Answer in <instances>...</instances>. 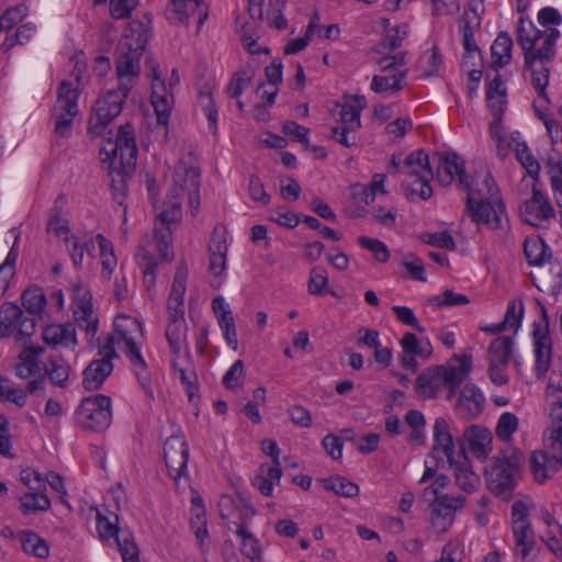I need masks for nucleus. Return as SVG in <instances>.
<instances>
[{
  "label": "nucleus",
  "instance_id": "13d9d810",
  "mask_svg": "<svg viewBox=\"0 0 562 562\" xmlns=\"http://www.w3.org/2000/svg\"><path fill=\"white\" fill-rule=\"evenodd\" d=\"M245 381V369L243 360H236L223 376V385L231 391L243 387Z\"/></svg>",
  "mask_w": 562,
  "mask_h": 562
},
{
  "label": "nucleus",
  "instance_id": "a878e982",
  "mask_svg": "<svg viewBox=\"0 0 562 562\" xmlns=\"http://www.w3.org/2000/svg\"><path fill=\"white\" fill-rule=\"evenodd\" d=\"M402 352L398 360L402 367L413 372L417 371V357L428 359L432 353V346L428 339L419 340L413 333H406L400 341Z\"/></svg>",
  "mask_w": 562,
  "mask_h": 562
},
{
  "label": "nucleus",
  "instance_id": "4c0bfd02",
  "mask_svg": "<svg viewBox=\"0 0 562 562\" xmlns=\"http://www.w3.org/2000/svg\"><path fill=\"white\" fill-rule=\"evenodd\" d=\"M367 106L366 98L355 95L350 101L346 102L340 110V123L349 130L358 131L361 127V112Z\"/></svg>",
  "mask_w": 562,
  "mask_h": 562
},
{
  "label": "nucleus",
  "instance_id": "7c9ffc66",
  "mask_svg": "<svg viewBox=\"0 0 562 562\" xmlns=\"http://www.w3.org/2000/svg\"><path fill=\"white\" fill-rule=\"evenodd\" d=\"M453 453L454 445L449 425L443 417H438L434 424V446L430 456L436 460L446 458L448 462H452Z\"/></svg>",
  "mask_w": 562,
  "mask_h": 562
},
{
  "label": "nucleus",
  "instance_id": "b1692460",
  "mask_svg": "<svg viewBox=\"0 0 562 562\" xmlns=\"http://www.w3.org/2000/svg\"><path fill=\"white\" fill-rule=\"evenodd\" d=\"M520 215L527 224L542 227L555 215V211L544 194L532 186V196L519 206Z\"/></svg>",
  "mask_w": 562,
  "mask_h": 562
},
{
  "label": "nucleus",
  "instance_id": "9b49d317",
  "mask_svg": "<svg viewBox=\"0 0 562 562\" xmlns=\"http://www.w3.org/2000/svg\"><path fill=\"white\" fill-rule=\"evenodd\" d=\"M44 352L41 346H31L24 348L15 366L16 375L21 379H31L26 390L33 396L45 397V374L40 364V357Z\"/></svg>",
  "mask_w": 562,
  "mask_h": 562
},
{
  "label": "nucleus",
  "instance_id": "e2e57ef3",
  "mask_svg": "<svg viewBox=\"0 0 562 562\" xmlns=\"http://www.w3.org/2000/svg\"><path fill=\"white\" fill-rule=\"evenodd\" d=\"M18 258V252L12 248L4 262L0 265V297L5 293L11 278L15 273V261Z\"/></svg>",
  "mask_w": 562,
  "mask_h": 562
},
{
  "label": "nucleus",
  "instance_id": "de8ad7c7",
  "mask_svg": "<svg viewBox=\"0 0 562 562\" xmlns=\"http://www.w3.org/2000/svg\"><path fill=\"white\" fill-rule=\"evenodd\" d=\"M50 507V501L43 491H34L20 497V508L23 514L45 512Z\"/></svg>",
  "mask_w": 562,
  "mask_h": 562
},
{
  "label": "nucleus",
  "instance_id": "a211bd4d",
  "mask_svg": "<svg viewBox=\"0 0 562 562\" xmlns=\"http://www.w3.org/2000/svg\"><path fill=\"white\" fill-rule=\"evenodd\" d=\"M546 393L550 404V424L544 432V447L549 451L562 453V389L550 382Z\"/></svg>",
  "mask_w": 562,
  "mask_h": 562
},
{
  "label": "nucleus",
  "instance_id": "412c9836",
  "mask_svg": "<svg viewBox=\"0 0 562 562\" xmlns=\"http://www.w3.org/2000/svg\"><path fill=\"white\" fill-rule=\"evenodd\" d=\"M467 206L476 223H483L491 229H498L507 222L504 202L498 199L494 203L490 200H475L474 191L468 192Z\"/></svg>",
  "mask_w": 562,
  "mask_h": 562
},
{
  "label": "nucleus",
  "instance_id": "a18cd8bd",
  "mask_svg": "<svg viewBox=\"0 0 562 562\" xmlns=\"http://www.w3.org/2000/svg\"><path fill=\"white\" fill-rule=\"evenodd\" d=\"M530 471L536 481L542 483L548 479L549 471H555L552 453L535 451L530 457Z\"/></svg>",
  "mask_w": 562,
  "mask_h": 562
},
{
  "label": "nucleus",
  "instance_id": "864d4df0",
  "mask_svg": "<svg viewBox=\"0 0 562 562\" xmlns=\"http://www.w3.org/2000/svg\"><path fill=\"white\" fill-rule=\"evenodd\" d=\"M406 70L393 76H374L371 82V89L376 93L400 91L403 88L402 81L406 77Z\"/></svg>",
  "mask_w": 562,
  "mask_h": 562
},
{
  "label": "nucleus",
  "instance_id": "5fc2aeb1",
  "mask_svg": "<svg viewBox=\"0 0 562 562\" xmlns=\"http://www.w3.org/2000/svg\"><path fill=\"white\" fill-rule=\"evenodd\" d=\"M323 483L326 490L333 491L340 496L355 497L359 494V486L356 483L339 475L324 479Z\"/></svg>",
  "mask_w": 562,
  "mask_h": 562
},
{
  "label": "nucleus",
  "instance_id": "6e6552de",
  "mask_svg": "<svg viewBox=\"0 0 562 562\" xmlns=\"http://www.w3.org/2000/svg\"><path fill=\"white\" fill-rule=\"evenodd\" d=\"M78 86L63 80L57 88V99L53 108L54 133L56 136L69 138L72 134V123L79 113Z\"/></svg>",
  "mask_w": 562,
  "mask_h": 562
},
{
  "label": "nucleus",
  "instance_id": "c756f323",
  "mask_svg": "<svg viewBox=\"0 0 562 562\" xmlns=\"http://www.w3.org/2000/svg\"><path fill=\"white\" fill-rule=\"evenodd\" d=\"M150 102L157 116V123L167 127L173 103V94L167 88L162 78L151 80Z\"/></svg>",
  "mask_w": 562,
  "mask_h": 562
},
{
  "label": "nucleus",
  "instance_id": "2eb2a0df",
  "mask_svg": "<svg viewBox=\"0 0 562 562\" xmlns=\"http://www.w3.org/2000/svg\"><path fill=\"white\" fill-rule=\"evenodd\" d=\"M35 319L24 316L14 303L4 302L0 306V337L14 336L16 340L29 338L35 330Z\"/></svg>",
  "mask_w": 562,
  "mask_h": 562
},
{
  "label": "nucleus",
  "instance_id": "39448f33",
  "mask_svg": "<svg viewBox=\"0 0 562 562\" xmlns=\"http://www.w3.org/2000/svg\"><path fill=\"white\" fill-rule=\"evenodd\" d=\"M524 456L518 449L502 451L485 470L487 488L496 496L508 499L517 484Z\"/></svg>",
  "mask_w": 562,
  "mask_h": 562
},
{
  "label": "nucleus",
  "instance_id": "393cba45",
  "mask_svg": "<svg viewBox=\"0 0 562 562\" xmlns=\"http://www.w3.org/2000/svg\"><path fill=\"white\" fill-rule=\"evenodd\" d=\"M166 16L170 23L186 25L190 18L196 16L200 27L207 19V5L203 0H170Z\"/></svg>",
  "mask_w": 562,
  "mask_h": 562
},
{
  "label": "nucleus",
  "instance_id": "4468645a",
  "mask_svg": "<svg viewBox=\"0 0 562 562\" xmlns=\"http://www.w3.org/2000/svg\"><path fill=\"white\" fill-rule=\"evenodd\" d=\"M542 321L535 324L533 337V352H535V373L538 379H543L550 369L552 360V340L549 335V318L544 305L537 302Z\"/></svg>",
  "mask_w": 562,
  "mask_h": 562
},
{
  "label": "nucleus",
  "instance_id": "a19ab883",
  "mask_svg": "<svg viewBox=\"0 0 562 562\" xmlns=\"http://www.w3.org/2000/svg\"><path fill=\"white\" fill-rule=\"evenodd\" d=\"M148 38L149 30L147 24L142 21H132L126 26L123 38L119 43L130 44L134 52H144Z\"/></svg>",
  "mask_w": 562,
  "mask_h": 562
},
{
  "label": "nucleus",
  "instance_id": "1a4fd4ad",
  "mask_svg": "<svg viewBox=\"0 0 562 562\" xmlns=\"http://www.w3.org/2000/svg\"><path fill=\"white\" fill-rule=\"evenodd\" d=\"M112 401L103 394L85 397L75 413V419L79 427L91 431H102L112 422Z\"/></svg>",
  "mask_w": 562,
  "mask_h": 562
},
{
  "label": "nucleus",
  "instance_id": "680f3d73",
  "mask_svg": "<svg viewBox=\"0 0 562 562\" xmlns=\"http://www.w3.org/2000/svg\"><path fill=\"white\" fill-rule=\"evenodd\" d=\"M358 244L362 248L371 251L379 262H386L390 259V251L386 245L380 239L360 236L358 238Z\"/></svg>",
  "mask_w": 562,
  "mask_h": 562
},
{
  "label": "nucleus",
  "instance_id": "cd10ccee",
  "mask_svg": "<svg viewBox=\"0 0 562 562\" xmlns=\"http://www.w3.org/2000/svg\"><path fill=\"white\" fill-rule=\"evenodd\" d=\"M560 36V31L555 27H549L546 30L544 40L541 45L533 50L524 53L525 68L533 74L539 70L540 65H546L553 59L555 56V43Z\"/></svg>",
  "mask_w": 562,
  "mask_h": 562
},
{
  "label": "nucleus",
  "instance_id": "0eeeda50",
  "mask_svg": "<svg viewBox=\"0 0 562 562\" xmlns=\"http://www.w3.org/2000/svg\"><path fill=\"white\" fill-rule=\"evenodd\" d=\"M130 92L123 91L120 88L111 89L101 95L94 103L93 113L89 119L88 134L91 137H103L108 148V142H114V135L111 130H108L109 123L115 119L123 109V104L127 99Z\"/></svg>",
  "mask_w": 562,
  "mask_h": 562
},
{
  "label": "nucleus",
  "instance_id": "f257e3e1",
  "mask_svg": "<svg viewBox=\"0 0 562 562\" xmlns=\"http://www.w3.org/2000/svg\"><path fill=\"white\" fill-rule=\"evenodd\" d=\"M200 170L196 167H188L180 162L173 172L172 187L167 194L165 210L159 214L155 223L153 241L140 246L136 252V259L143 272L144 284L149 291L156 281V270L160 260H171V228L182 217L181 202L188 198L192 216L200 209Z\"/></svg>",
  "mask_w": 562,
  "mask_h": 562
},
{
  "label": "nucleus",
  "instance_id": "bb28decb",
  "mask_svg": "<svg viewBox=\"0 0 562 562\" xmlns=\"http://www.w3.org/2000/svg\"><path fill=\"white\" fill-rule=\"evenodd\" d=\"M188 267L181 261L176 270L169 293L167 310L168 321L184 319V294L187 290Z\"/></svg>",
  "mask_w": 562,
  "mask_h": 562
},
{
  "label": "nucleus",
  "instance_id": "2f4dec72",
  "mask_svg": "<svg viewBox=\"0 0 562 562\" xmlns=\"http://www.w3.org/2000/svg\"><path fill=\"white\" fill-rule=\"evenodd\" d=\"M67 203V195L65 193H60L48 211V220L46 225L47 233H52L56 237L61 238L65 244L69 243L70 236L69 222L64 216V209L66 207Z\"/></svg>",
  "mask_w": 562,
  "mask_h": 562
},
{
  "label": "nucleus",
  "instance_id": "49530a36",
  "mask_svg": "<svg viewBox=\"0 0 562 562\" xmlns=\"http://www.w3.org/2000/svg\"><path fill=\"white\" fill-rule=\"evenodd\" d=\"M513 140L515 144L514 150L516 154L517 160L520 165L527 170L528 175L533 179L538 180L540 165L538 160L533 157L530 149L528 148L525 142H519L518 137L513 136Z\"/></svg>",
  "mask_w": 562,
  "mask_h": 562
},
{
  "label": "nucleus",
  "instance_id": "20e7f679",
  "mask_svg": "<svg viewBox=\"0 0 562 562\" xmlns=\"http://www.w3.org/2000/svg\"><path fill=\"white\" fill-rule=\"evenodd\" d=\"M143 336L142 324L134 317L119 315L114 319V346H122L123 351L134 367L135 375L145 393L153 398L154 393L150 385V379L147 371V364L144 360L137 340Z\"/></svg>",
  "mask_w": 562,
  "mask_h": 562
},
{
  "label": "nucleus",
  "instance_id": "0e129e2a",
  "mask_svg": "<svg viewBox=\"0 0 562 562\" xmlns=\"http://www.w3.org/2000/svg\"><path fill=\"white\" fill-rule=\"evenodd\" d=\"M524 315V304L520 300L518 303L513 301L508 304L504 319L501 322L503 328L508 330L515 328L517 330L520 327L521 318Z\"/></svg>",
  "mask_w": 562,
  "mask_h": 562
},
{
  "label": "nucleus",
  "instance_id": "774afa93",
  "mask_svg": "<svg viewBox=\"0 0 562 562\" xmlns=\"http://www.w3.org/2000/svg\"><path fill=\"white\" fill-rule=\"evenodd\" d=\"M550 181L558 206L562 210V164L560 161L553 164L550 160Z\"/></svg>",
  "mask_w": 562,
  "mask_h": 562
},
{
  "label": "nucleus",
  "instance_id": "423d86ee",
  "mask_svg": "<svg viewBox=\"0 0 562 562\" xmlns=\"http://www.w3.org/2000/svg\"><path fill=\"white\" fill-rule=\"evenodd\" d=\"M431 160L428 154L418 149L411 153L398 169V175L403 177L402 186L407 195H417L423 200L432 196L430 181L434 179Z\"/></svg>",
  "mask_w": 562,
  "mask_h": 562
},
{
  "label": "nucleus",
  "instance_id": "ea45409f",
  "mask_svg": "<svg viewBox=\"0 0 562 562\" xmlns=\"http://www.w3.org/2000/svg\"><path fill=\"white\" fill-rule=\"evenodd\" d=\"M514 339L507 336H499L492 340L488 347V363L507 367L513 355Z\"/></svg>",
  "mask_w": 562,
  "mask_h": 562
},
{
  "label": "nucleus",
  "instance_id": "dca6fc26",
  "mask_svg": "<svg viewBox=\"0 0 562 562\" xmlns=\"http://www.w3.org/2000/svg\"><path fill=\"white\" fill-rule=\"evenodd\" d=\"M97 530L102 540L114 538L123 562H139V551L134 538L130 531L119 529L116 515H114V521H110L109 518L98 513Z\"/></svg>",
  "mask_w": 562,
  "mask_h": 562
},
{
  "label": "nucleus",
  "instance_id": "f704fd0d",
  "mask_svg": "<svg viewBox=\"0 0 562 562\" xmlns=\"http://www.w3.org/2000/svg\"><path fill=\"white\" fill-rule=\"evenodd\" d=\"M43 339L52 347H75L77 345L75 325L71 323L49 325L43 330Z\"/></svg>",
  "mask_w": 562,
  "mask_h": 562
},
{
  "label": "nucleus",
  "instance_id": "69168bd1",
  "mask_svg": "<svg viewBox=\"0 0 562 562\" xmlns=\"http://www.w3.org/2000/svg\"><path fill=\"white\" fill-rule=\"evenodd\" d=\"M250 80L251 75L248 74V71L244 69L236 71L226 88L228 97L235 99L239 98L248 87Z\"/></svg>",
  "mask_w": 562,
  "mask_h": 562
},
{
  "label": "nucleus",
  "instance_id": "37998d69",
  "mask_svg": "<svg viewBox=\"0 0 562 562\" xmlns=\"http://www.w3.org/2000/svg\"><path fill=\"white\" fill-rule=\"evenodd\" d=\"M70 366L61 357H49L43 374L58 387H66L69 379Z\"/></svg>",
  "mask_w": 562,
  "mask_h": 562
},
{
  "label": "nucleus",
  "instance_id": "603ef678",
  "mask_svg": "<svg viewBox=\"0 0 562 562\" xmlns=\"http://www.w3.org/2000/svg\"><path fill=\"white\" fill-rule=\"evenodd\" d=\"M198 103L209 121L210 131H212L215 134L217 126V109L215 106V102L210 87L205 86L203 87L202 90H200Z\"/></svg>",
  "mask_w": 562,
  "mask_h": 562
},
{
  "label": "nucleus",
  "instance_id": "c03bdc74",
  "mask_svg": "<svg viewBox=\"0 0 562 562\" xmlns=\"http://www.w3.org/2000/svg\"><path fill=\"white\" fill-rule=\"evenodd\" d=\"M22 306L35 319V316L41 315L47 305L46 296L43 290L38 286H31L25 289L21 294Z\"/></svg>",
  "mask_w": 562,
  "mask_h": 562
},
{
  "label": "nucleus",
  "instance_id": "6e6d98bb",
  "mask_svg": "<svg viewBox=\"0 0 562 562\" xmlns=\"http://www.w3.org/2000/svg\"><path fill=\"white\" fill-rule=\"evenodd\" d=\"M328 276L323 267H314L310 272L307 289L310 294L324 296L327 293Z\"/></svg>",
  "mask_w": 562,
  "mask_h": 562
},
{
  "label": "nucleus",
  "instance_id": "3c124183",
  "mask_svg": "<svg viewBox=\"0 0 562 562\" xmlns=\"http://www.w3.org/2000/svg\"><path fill=\"white\" fill-rule=\"evenodd\" d=\"M212 310L223 333L235 329V321L229 305L224 297L216 296L212 301Z\"/></svg>",
  "mask_w": 562,
  "mask_h": 562
},
{
  "label": "nucleus",
  "instance_id": "8fccbe9b",
  "mask_svg": "<svg viewBox=\"0 0 562 562\" xmlns=\"http://www.w3.org/2000/svg\"><path fill=\"white\" fill-rule=\"evenodd\" d=\"M441 64L442 58L437 46L424 52L418 59V68L426 78L437 76Z\"/></svg>",
  "mask_w": 562,
  "mask_h": 562
},
{
  "label": "nucleus",
  "instance_id": "7ed1b4c3",
  "mask_svg": "<svg viewBox=\"0 0 562 562\" xmlns=\"http://www.w3.org/2000/svg\"><path fill=\"white\" fill-rule=\"evenodd\" d=\"M108 146L101 147V153L106 155L103 162L109 160V167L113 168L111 175L116 173L121 179L112 178V189L115 200L119 204L123 203L125 190V176H131L136 167L137 146L135 142V131L132 124L121 125L115 134V142L109 139Z\"/></svg>",
  "mask_w": 562,
  "mask_h": 562
},
{
  "label": "nucleus",
  "instance_id": "ddd939ff",
  "mask_svg": "<svg viewBox=\"0 0 562 562\" xmlns=\"http://www.w3.org/2000/svg\"><path fill=\"white\" fill-rule=\"evenodd\" d=\"M431 162L436 166V177L440 184L449 186L457 179L459 188L468 192L472 190L465 173V162L459 155L437 151L434 153Z\"/></svg>",
  "mask_w": 562,
  "mask_h": 562
},
{
  "label": "nucleus",
  "instance_id": "58836bf2",
  "mask_svg": "<svg viewBox=\"0 0 562 562\" xmlns=\"http://www.w3.org/2000/svg\"><path fill=\"white\" fill-rule=\"evenodd\" d=\"M22 550L38 559H46L49 555V546L45 539L32 530H22L16 533Z\"/></svg>",
  "mask_w": 562,
  "mask_h": 562
},
{
  "label": "nucleus",
  "instance_id": "9d476101",
  "mask_svg": "<svg viewBox=\"0 0 562 562\" xmlns=\"http://www.w3.org/2000/svg\"><path fill=\"white\" fill-rule=\"evenodd\" d=\"M512 529L517 555L526 560L539 552L535 531L528 520V508L522 502H515L512 506Z\"/></svg>",
  "mask_w": 562,
  "mask_h": 562
},
{
  "label": "nucleus",
  "instance_id": "f8f14e48",
  "mask_svg": "<svg viewBox=\"0 0 562 562\" xmlns=\"http://www.w3.org/2000/svg\"><path fill=\"white\" fill-rule=\"evenodd\" d=\"M101 358L89 362L82 372V386L88 391H97L113 371L112 359L117 357L114 349V337H108L103 345L99 346Z\"/></svg>",
  "mask_w": 562,
  "mask_h": 562
},
{
  "label": "nucleus",
  "instance_id": "e433bc0d",
  "mask_svg": "<svg viewBox=\"0 0 562 562\" xmlns=\"http://www.w3.org/2000/svg\"><path fill=\"white\" fill-rule=\"evenodd\" d=\"M546 31L538 30L532 21L521 16L517 29V42L524 53L537 49V43L544 40Z\"/></svg>",
  "mask_w": 562,
  "mask_h": 562
},
{
  "label": "nucleus",
  "instance_id": "4d7b16f0",
  "mask_svg": "<svg viewBox=\"0 0 562 562\" xmlns=\"http://www.w3.org/2000/svg\"><path fill=\"white\" fill-rule=\"evenodd\" d=\"M518 429V417L509 412L503 413L496 425V436L503 441H509Z\"/></svg>",
  "mask_w": 562,
  "mask_h": 562
},
{
  "label": "nucleus",
  "instance_id": "aec40b11",
  "mask_svg": "<svg viewBox=\"0 0 562 562\" xmlns=\"http://www.w3.org/2000/svg\"><path fill=\"white\" fill-rule=\"evenodd\" d=\"M142 55V50L134 52L130 44H117L115 59V70L119 80L117 88L131 92L135 80L140 74Z\"/></svg>",
  "mask_w": 562,
  "mask_h": 562
},
{
  "label": "nucleus",
  "instance_id": "f03ea898",
  "mask_svg": "<svg viewBox=\"0 0 562 562\" xmlns=\"http://www.w3.org/2000/svg\"><path fill=\"white\" fill-rule=\"evenodd\" d=\"M458 364L447 363L424 369L415 383L416 393L424 400L438 397L445 392L446 401L456 396L457 390L467 380L472 369V356H454Z\"/></svg>",
  "mask_w": 562,
  "mask_h": 562
},
{
  "label": "nucleus",
  "instance_id": "6ab92c4d",
  "mask_svg": "<svg viewBox=\"0 0 562 562\" xmlns=\"http://www.w3.org/2000/svg\"><path fill=\"white\" fill-rule=\"evenodd\" d=\"M465 502L467 497L463 495H437L430 503V524L432 529L437 533L447 532L453 525L456 513L464 507Z\"/></svg>",
  "mask_w": 562,
  "mask_h": 562
},
{
  "label": "nucleus",
  "instance_id": "338daca9",
  "mask_svg": "<svg viewBox=\"0 0 562 562\" xmlns=\"http://www.w3.org/2000/svg\"><path fill=\"white\" fill-rule=\"evenodd\" d=\"M356 132L357 131L355 130H349L347 126L337 124L336 126L331 127L330 137L338 144L350 148L358 145Z\"/></svg>",
  "mask_w": 562,
  "mask_h": 562
},
{
  "label": "nucleus",
  "instance_id": "72a5a7b5",
  "mask_svg": "<svg viewBox=\"0 0 562 562\" xmlns=\"http://www.w3.org/2000/svg\"><path fill=\"white\" fill-rule=\"evenodd\" d=\"M463 437L476 458H486L492 451L493 438L491 431L486 427L472 425L464 430Z\"/></svg>",
  "mask_w": 562,
  "mask_h": 562
},
{
  "label": "nucleus",
  "instance_id": "c85d7f7f",
  "mask_svg": "<svg viewBox=\"0 0 562 562\" xmlns=\"http://www.w3.org/2000/svg\"><path fill=\"white\" fill-rule=\"evenodd\" d=\"M484 407L485 396L483 392L475 384H465L456 404L458 415L467 420H472L483 413Z\"/></svg>",
  "mask_w": 562,
  "mask_h": 562
},
{
  "label": "nucleus",
  "instance_id": "4be33fe9",
  "mask_svg": "<svg viewBox=\"0 0 562 562\" xmlns=\"http://www.w3.org/2000/svg\"><path fill=\"white\" fill-rule=\"evenodd\" d=\"M74 317L91 338L98 331V319L93 316L92 294L87 284L77 281L72 285Z\"/></svg>",
  "mask_w": 562,
  "mask_h": 562
},
{
  "label": "nucleus",
  "instance_id": "f3484780",
  "mask_svg": "<svg viewBox=\"0 0 562 562\" xmlns=\"http://www.w3.org/2000/svg\"><path fill=\"white\" fill-rule=\"evenodd\" d=\"M524 254L530 266L542 267L550 265L551 277L543 280V286L549 289L561 288L562 268L559 263H551L552 254L546 243L539 237H527L524 241Z\"/></svg>",
  "mask_w": 562,
  "mask_h": 562
},
{
  "label": "nucleus",
  "instance_id": "c9c22d12",
  "mask_svg": "<svg viewBox=\"0 0 562 562\" xmlns=\"http://www.w3.org/2000/svg\"><path fill=\"white\" fill-rule=\"evenodd\" d=\"M449 464L454 470V477L458 486L465 492H472L479 484L480 479L472 471L464 451L461 450L458 458H453L452 462H449Z\"/></svg>",
  "mask_w": 562,
  "mask_h": 562
},
{
  "label": "nucleus",
  "instance_id": "bf43d9fd",
  "mask_svg": "<svg viewBox=\"0 0 562 562\" xmlns=\"http://www.w3.org/2000/svg\"><path fill=\"white\" fill-rule=\"evenodd\" d=\"M429 302L437 307H451L467 305L470 303V299L464 294L456 293L452 290H446L440 295L431 297Z\"/></svg>",
  "mask_w": 562,
  "mask_h": 562
},
{
  "label": "nucleus",
  "instance_id": "79ce46f5",
  "mask_svg": "<svg viewBox=\"0 0 562 562\" xmlns=\"http://www.w3.org/2000/svg\"><path fill=\"white\" fill-rule=\"evenodd\" d=\"M512 37L507 32H501L491 47L493 66L501 68L509 64L512 59Z\"/></svg>",
  "mask_w": 562,
  "mask_h": 562
},
{
  "label": "nucleus",
  "instance_id": "09e8293b",
  "mask_svg": "<svg viewBox=\"0 0 562 562\" xmlns=\"http://www.w3.org/2000/svg\"><path fill=\"white\" fill-rule=\"evenodd\" d=\"M237 536L241 539V552L251 560V562H261V550L257 539L247 529L244 524L237 525Z\"/></svg>",
  "mask_w": 562,
  "mask_h": 562
},
{
  "label": "nucleus",
  "instance_id": "473e14b6",
  "mask_svg": "<svg viewBox=\"0 0 562 562\" xmlns=\"http://www.w3.org/2000/svg\"><path fill=\"white\" fill-rule=\"evenodd\" d=\"M165 336L173 358H179L182 353L190 356L186 319L168 321Z\"/></svg>",
  "mask_w": 562,
  "mask_h": 562
},
{
  "label": "nucleus",
  "instance_id": "5701e85b",
  "mask_svg": "<svg viewBox=\"0 0 562 562\" xmlns=\"http://www.w3.org/2000/svg\"><path fill=\"white\" fill-rule=\"evenodd\" d=\"M164 460L170 477L178 481L187 473L189 447L181 436H170L164 443Z\"/></svg>",
  "mask_w": 562,
  "mask_h": 562
},
{
  "label": "nucleus",
  "instance_id": "052dcab7",
  "mask_svg": "<svg viewBox=\"0 0 562 562\" xmlns=\"http://www.w3.org/2000/svg\"><path fill=\"white\" fill-rule=\"evenodd\" d=\"M26 14L27 8L24 4L7 9L0 16V29H2L3 32H9L13 26L22 22Z\"/></svg>",
  "mask_w": 562,
  "mask_h": 562
}]
</instances>
